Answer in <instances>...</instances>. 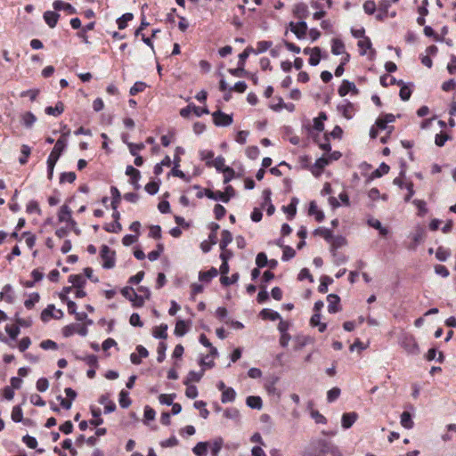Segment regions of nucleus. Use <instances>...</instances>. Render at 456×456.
<instances>
[{
	"instance_id": "1",
	"label": "nucleus",
	"mask_w": 456,
	"mask_h": 456,
	"mask_svg": "<svg viewBox=\"0 0 456 456\" xmlns=\"http://www.w3.org/2000/svg\"><path fill=\"white\" fill-rule=\"evenodd\" d=\"M69 133L70 130H69L68 133H63L62 135L56 141L54 147L47 158V161L55 164L57 163L67 147V137L69 135Z\"/></svg>"
},
{
	"instance_id": "2",
	"label": "nucleus",
	"mask_w": 456,
	"mask_h": 456,
	"mask_svg": "<svg viewBox=\"0 0 456 456\" xmlns=\"http://www.w3.org/2000/svg\"><path fill=\"white\" fill-rule=\"evenodd\" d=\"M398 343L408 354H417L419 353L418 344L414 337L409 333H401Z\"/></svg>"
},
{
	"instance_id": "3",
	"label": "nucleus",
	"mask_w": 456,
	"mask_h": 456,
	"mask_svg": "<svg viewBox=\"0 0 456 456\" xmlns=\"http://www.w3.org/2000/svg\"><path fill=\"white\" fill-rule=\"evenodd\" d=\"M120 293L132 303L134 308H140L144 305L143 296H139L133 287H124L121 289Z\"/></svg>"
},
{
	"instance_id": "4",
	"label": "nucleus",
	"mask_w": 456,
	"mask_h": 456,
	"mask_svg": "<svg viewBox=\"0 0 456 456\" xmlns=\"http://www.w3.org/2000/svg\"><path fill=\"white\" fill-rule=\"evenodd\" d=\"M100 256L102 259V267L104 269H112L116 264V252L109 246L102 245L100 250Z\"/></svg>"
},
{
	"instance_id": "5",
	"label": "nucleus",
	"mask_w": 456,
	"mask_h": 456,
	"mask_svg": "<svg viewBox=\"0 0 456 456\" xmlns=\"http://www.w3.org/2000/svg\"><path fill=\"white\" fill-rule=\"evenodd\" d=\"M213 122L216 126H228L232 124V115L226 114L218 110L212 113Z\"/></svg>"
},
{
	"instance_id": "6",
	"label": "nucleus",
	"mask_w": 456,
	"mask_h": 456,
	"mask_svg": "<svg viewBox=\"0 0 456 456\" xmlns=\"http://www.w3.org/2000/svg\"><path fill=\"white\" fill-rule=\"evenodd\" d=\"M395 120V115H393L391 113L383 114L377 118L375 125L377 126V127L379 129H380V130L387 129L388 134H391L394 129V126H387V124L393 123Z\"/></svg>"
},
{
	"instance_id": "7",
	"label": "nucleus",
	"mask_w": 456,
	"mask_h": 456,
	"mask_svg": "<svg viewBox=\"0 0 456 456\" xmlns=\"http://www.w3.org/2000/svg\"><path fill=\"white\" fill-rule=\"evenodd\" d=\"M289 27L291 32H293L298 39H303L305 37L307 31V24L305 20H299L297 23L291 21L289 23Z\"/></svg>"
},
{
	"instance_id": "8",
	"label": "nucleus",
	"mask_w": 456,
	"mask_h": 456,
	"mask_svg": "<svg viewBox=\"0 0 456 456\" xmlns=\"http://www.w3.org/2000/svg\"><path fill=\"white\" fill-rule=\"evenodd\" d=\"M337 110L344 118L351 119L353 118L354 106L349 100L345 99L342 103L337 106Z\"/></svg>"
},
{
	"instance_id": "9",
	"label": "nucleus",
	"mask_w": 456,
	"mask_h": 456,
	"mask_svg": "<svg viewBox=\"0 0 456 456\" xmlns=\"http://www.w3.org/2000/svg\"><path fill=\"white\" fill-rule=\"evenodd\" d=\"M319 446H321V452H322L324 456L327 453H330L331 456H342V453L340 452L339 449L336 445L332 444L331 443L326 440H320Z\"/></svg>"
},
{
	"instance_id": "10",
	"label": "nucleus",
	"mask_w": 456,
	"mask_h": 456,
	"mask_svg": "<svg viewBox=\"0 0 456 456\" xmlns=\"http://www.w3.org/2000/svg\"><path fill=\"white\" fill-rule=\"evenodd\" d=\"M126 175L130 177V183L134 186L135 190H139L141 185L139 184V180L141 178V173L138 169L134 168L133 166L128 165L126 168Z\"/></svg>"
},
{
	"instance_id": "11",
	"label": "nucleus",
	"mask_w": 456,
	"mask_h": 456,
	"mask_svg": "<svg viewBox=\"0 0 456 456\" xmlns=\"http://www.w3.org/2000/svg\"><path fill=\"white\" fill-rule=\"evenodd\" d=\"M349 92L353 94H358L359 90L355 86L354 83L350 82L349 80L344 79L338 87V93L341 97L346 96Z\"/></svg>"
},
{
	"instance_id": "12",
	"label": "nucleus",
	"mask_w": 456,
	"mask_h": 456,
	"mask_svg": "<svg viewBox=\"0 0 456 456\" xmlns=\"http://www.w3.org/2000/svg\"><path fill=\"white\" fill-rule=\"evenodd\" d=\"M330 164V159L325 157H321L315 160L314 165L311 167V172L315 176H320L326 166Z\"/></svg>"
},
{
	"instance_id": "13",
	"label": "nucleus",
	"mask_w": 456,
	"mask_h": 456,
	"mask_svg": "<svg viewBox=\"0 0 456 456\" xmlns=\"http://www.w3.org/2000/svg\"><path fill=\"white\" fill-rule=\"evenodd\" d=\"M58 219L60 222H67L68 224L76 225V221L71 217V209L67 205L61 207Z\"/></svg>"
},
{
	"instance_id": "14",
	"label": "nucleus",
	"mask_w": 456,
	"mask_h": 456,
	"mask_svg": "<svg viewBox=\"0 0 456 456\" xmlns=\"http://www.w3.org/2000/svg\"><path fill=\"white\" fill-rule=\"evenodd\" d=\"M328 312L330 314H336L341 310L340 307V297L336 294H330L327 297Z\"/></svg>"
},
{
	"instance_id": "15",
	"label": "nucleus",
	"mask_w": 456,
	"mask_h": 456,
	"mask_svg": "<svg viewBox=\"0 0 456 456\" xmlns=\"http://www.w3.org/2000/svg\"><path fill=\"white\" fill-rule=\"evenodd\" d=\"M53 7L54 11H56V12L63 10V11L67 12L69 14L77 13V9L74 6H72L69 3L63 2L62 0H55L53 3Z\"/></svg>"
},
{
	"instance_id": "16",
	"label": "nucleus",
	"mask_w": 456,
	"mask_h": 456,
	"mask_svg": "<svg viewBox=\"0 0 456 456\" xmlns=\"http://www.w3.org/2000/svg\"><path fill=\"white\" fill-rule=\"evenodd\" d=\"M358 414L354 411L346 412L342 415L341 424L344 429L350 428L356 421Z\"/></svg>"
},
{
	"instance_id": "17",
	"label": "nucleus",
	"mask_w": 456,
	"mask_h": 456,
	"mask_svg": "<svg viewBox=\"0 0 456 456\" xmlns=\"http://www.w3.org/2000/svg\"><path fill=\"white\" fill-rule=\"evenodd\" d=\"M43 18H44L45 23L51 28H53L57 25L58 20L60 18V14L56 11H46L44 12Z\"/></svg>"
},
{
	"instance_id": "18",
	"label": "nucleus",
	"mask_w": 456,
	"mask_h": 456,
	"mask_svg": "<svg viewBox=\"0 0 456 456\" xmlns=\"http://www.w3.org/2000/svg\"><path fill=\"white\" fill-rule=\"evenodd\" d=\"M390 7V2L388 0H383L379 5L378 13L376 19L379 21L385 20L388 17V9Z\"/></svg>"
},
{
	"instance_id": "19",
	"label": "nucleus",
	"mask_w": 456,
	"mask_h": 456,
	"mask_svg": "<svg viewBox=\"0 0 456 456\" xmlns=\"http://www.w3.org/2000/svg\"><path fill=\"white\" fill-rule=\"evenodd\" d=\"M426 235L425 228L418 226L415 232L412 234V240H414V246H408L410 250H415L419 244L424 240Z\"/></svg>"
},
{
	"instance_id": "20",
	"label": "nucleus",
	"mask_w": 456,
	"mask_h": 456,
	"mask_svg": "<svg viewBox=\"0 0 456 456\" xmlns=\"http://www.w3.org/2000/svg\"><path fill=\"white\" fill-rule=\"evenodd\" d=\"M218 274V270L216 267H211L208 271H200L199 273V280L201 282L208 283L211 280L216 277Z\"/></svg>"
},
{
	"instance_id": "21",
	"label": "nucleus",
	"mask_w": 456,
	"mask_h": 456,
	"mask_svg": "<svg viewBox=\"0 0 456 456\" xmlns=\"http://www.w3.org/2000/svg\"><path fill=\"white\" fill-rule=\"evenodd\" d=\"M4 299L7 303L12 304L14 301V293L12 285L6 284L3 290L0 291V300Z\"/></svg>"
},
{
	"instance_id": "22",
	"label": "nucleus",
	"mask_w": 456,
	"mask_h": 456,
	"mask_svg": "<svg viewBox=\"0 0 456 456\" xmlns=\"http://www.w3.org/2000/svg\"><path fill=\"white\" fill-rule=\"evenodd\" d=\"M400 86H401V89L399 92V96L402 101L406 102L411 96L412 87L414 86V85L412 83L406 84L405 82H403V84L401 85Z\"/></svg>"
},
{
	"instance_id": "23",
	"label": "nucleus",
	"mask_w": 456,
	"mask_h": 456,
	"mask_svg": "<svg viewBox=\"0 0 456 456\" xmlns=\"http://www.w3.org/2000/svg\"><path fill=\"white\" fill-rule=\"evenodd\" d=\"M259 315L264 320H270V321H273V322L281 319V316L278 312L269 309V308H264L260 312Z\"/></svg>"
},
{
	"instance_id": "24",
	"label": "nucleus",
	"mask_w": 456,
	"mask_h": 456,
	"mask_svg": "<svg viewBox=\"0 0 456 456\" xmlns=\"http://www.w3.org/2000/svg\"><path fill=\"white\" fill-rule=\"evenodd\" d=\"M205 370L202 369L200 371L190 370L186 379L183 380V384L188 386L191 382H200L204 375Z\"/></svg>"
},
{
	"instance_id": "25",
	"label": "nucleus",
	"mask_w": 456,
	"mask_h": 456,
	"mask_svg": "<svg viewBox=\"0 0 456 456\" xmlns=\"http://www.w3.org/2000/svg\"><path fill=\"white\" fill-rule=\"evenodd\" d=\"M358 47L360 48V54L365 55L366 50H370L371 54H375V50L371 49L372 44L370 39L367 37L362 38V40H359L357 43Z\"/></svg>"
},
{
	"instance_id": "26",
	"label": "nucleus",
	"mask_w": 456,
	"mask_h": 456,
	"mask_svg": "<svg viewBox=\"0 0 456 456\" xmlns=\"http://www.w3.org/2000/svg\"><path fill=\"white\" fill-rule=\"evenodd\" d=\"M380 85L384 87H387L388 86L397 85L401 86L403 84V81L402 79H396L394 77H389L388 75L385 74L380 77Z\"/></svg>"
},
{
	"instance_id": "27",
	"label": "nucleus",
	"mask_w": 456,
	"mask_h": 456,
	"mask_svg": "<svg viewBox=\"0 0 456 456\" xmlns=\"http://www.w3.org/2000/svg\"><path fill=\"white\" fill-rule=\"evenodd\" d=\"M308 214L310 216H314L317 222H322L324 219L323 211L318 209V207L315 201H311L309 204Z\"/></svg>"
},
{
	"instance_id": "28",
	"label": "nucleus",
	"mask_w": 456,
	"mask_h": 456,
	"mask_svg": "<svg viewBox=\"0 0 456 456\" xmlns=\"http://www.w3.org/2000/svg\"><path fill=\"white\" fill-rule=\"evenodd\" d=\"M189 330V325L188 323L183 320H177L175 323V335L176 337H183L184 336Z\"/></svg>"
},
{
	"instance_id": "29",
	"label": "nucleus",
	"mask_w": 456,
	"mask_h": 456,
	"mask_svg": "<svg viewBox=\"0 0 456 456\" xmlns=\"http://www.w3.org/2000/svg\"><path fill=\"white\" fill-rule=\"evenodd\" d=\"M367 224H368L369 226L378 230L380 235H382V236H387V235L388 229L384 227L381 224L380 221H379L378 219L369 218L367 220Z\"/></svg>"
},
{
	"instance_id": "30",
	"label": "nucleus",
	"mask_w": 456,
	"mask_h": 456,
	"mask_svg": "<svg viewBox=\"0 0 456 456\" xmlns=\"http://www.w3.org/2000/svg\"><path fill=\"white\" fill-rule=\"evenodd\" d=\"M345 52V44L339 38H333L331 40V53L334 55H340Z\"/></svg>"
},
{
	"instance_id": "31",
	"label": "nucleus",
	"mask_w": 456,
	"mask_h": 456,
	"mask_svg": "<svg viewBox=\"0 0 456 456\" xmlns=\"http://www.w3.org/2000/svg\"><path fill=\"white\" fill-rule=\"evenodd\" d=\"M401 425L406 429H411L414 426L412 415L409 411H403L400 417Z\"/></svg>"
},
{
	"instance_id": "32",
	"label": "nucleus",
	"mask_w": 456,
	"mask_h": 456,
	"mask_svg": "<svg viewBox=\"0 0 456 456\" xmlns=\"http://www.w3.org/2000/svg\"><path fill=\"white\" fill-rule=\"evenodd\" d=\"M118 403H119L120 407L124 408V409H126V408H128L131 405L132 400L129 397V392L128 391H126L125 389H122L119 392Z\"/></svg>"
},
{
	"instance_id": "33",
	"label": "nucleus",
	"mask_w": 456,
	"mask_h": 456,
	"mask_svg": "<svg viewBox=\"0 0 456 456\" xmlns=\"http://www.w3.org/2000/svg\"><path fill=\"white\" fill-rule=\"evenodd\" d=\"M64 111V105L61 102H58L54 107L48 106L45 108V112L47 115L58 117Z\"/></svg>"
},
{
	"instance_id": "34",
	"label": "nucleus",
	"mask_w": 456,
	"mask_h": 456,
	"mask_svg": "<svg viewBox=\"0 0 456 456\" xmlns=\"http://www.w3.org/2000/svg\"><path fill=\"white\" fill-rule=\"evenodd\" d=\"M68 281L77 289H82L86 285V279L81 274H71L68 278Z\"/></svg>"
},
{
	"instance_id": "35",
	"label": "nucleus",
	"mask_w": 456,
	"mask_h": 456,
	"mask_svg": "<svg viewBox=\"0 0 456 456\" xmlns=\"http://www.w3.org/2000/svg\"><path fill=\"white\" fill-rule=\"evenodd\" d=\"M246 404L251 409L260 410L263 406V402L260 396L249 395L246 399Z\"/></svg>"
},
{
	"instance_id": "36",
	"label": "nucleus",
	"mask_w": 456,
	"mask_h": 456,
	"mask_svg": "<svg viewBox=\"0 0 456 456\" xmlns=\"http://www.w3.org/2000/svg\"><path fill=\"white\" fill-rule=\"evenodd\" d=\"M167 324L161 323L153 330L152 335L155 338L166 339L167 338Z\"/></svg>"
},
{
	"instance_id": "37",
	"label": "nucleus",
	"mask_w": 456,
	"mask_h": 456,
	"mask_svg": "<svg viewBox=\"0 0 456 456\" xmlns=\"http://www.w3.org/2000/svg\"><path fill=\"white\" fill-rule=\"evenodd\" d=\"M209 443L208 442H199L196 444V445L192 448V452L196 456H206L208 454V448Z\"/></svg>"
},
{
	"instance_id": "38",
	"label": "nucleus",
	"mask_w": 456,
	"mask_h": 456,
	"mask_svg": "<svg viewBox=\"0 0 456 456\" xmlns=\"http://www.w3.org/2000/svg\"><path fill=\"white\" fill-rule=\"evenodd\" d=\"M205 194H206V197H208L210 200H220L224 203L229 202V197L225 196L224 191H217L215 192V191H207V193L205 192Z\"/></svg>"
},
{
	"instance_id": "39",
	"label": "nucleus",
	"mask_w": 456,
	"mask_h": 456,
	"mask_svg": "<svg viewBox=\"0 0 456 456\" xmlns=\"http://www.w3.org/2000/svg\"><path fill=\"white\" fill-rule=\"evenodd\" d=\"M330 242L331 243L330 252H333L336 251L338 248L345 246L346 244V240L344 236L338 235L333 236V239Z\"/></svg>"
},
{
	"instance_id": "40",
	"label": "nucleus",
	"mask_w": 456,
	"mask_h": 456,
	"mask_svg": "<svg viewBox=\"0 0 456 456\" xmlns=\"http://www.w3.org/2000/svg\"><path fill=\"white\" fill-rule=\"evenodd\" d=\"M390 170V167L387 164H386L385 162H382L379 167L375 169L371 175H370V178L373 179V178H379L381 176H383L384 175H387Z\"/></svg>"
},
{
	"instance_id": "41",
	"label": "nucleus",
	"mask_w": 456,
	"mask_h": 456,
	"mask_svg": "<svg viewBox=\"0 0 456 456\" xmlns=\"http://www.w3.org/2000/svg\"><path fill=\"white\" fill-rule=\"evenodd\" d=\"M11 417H12V421H14L16 423L28 421V419L24 420L23 412H22L21 407L20 405H16L12 408Z\"/></svg>"
},
{
	"instance_id": "42",
	"label": "nucleus",
	"mask_w": 456,
	"mask_h": 456,
	"mask_svg": "<svg viewBox=\"0 0 456 456\" xmlns=\"http://www.w3.org/2000/svg\"><path fill=\"white\" fill-rule=\"evenodd\" d=\"M236 398V392L232 387H228L222 393L221 402L223 403L233 402Z\"/></svg>"
},
{
	"instance_id": "43",
	"label": "nucleus",
	"mask_w": 456,
	"mask_h": 456,
	"mask_svg": "<svg viewBox=\"0 0 456 456\" xmlns=\"http://www.w3.org/2000/svg\"><path fill=\"white\" fill-rule=\"evenodd\" d=\"M134 19V14L126 12L121 17L117 19V25L118 29H125L127 27V22Z\"/></svg>"
},
{
	"instance_id": "44",
	"label": "nucleus",
	"mask_w": 456,
	"mask_h": 456,
	"mask_svg": "<svg viewBox=\"0 0 456 456\" xmlns=\"http://www.w3.org/2000/svg\"><path fill=\"white\" fill-rule=\"evenodd\" d=\"M314 235L322 236L326 241L330 242L333 239L331 230L325 227H318L314 232Z\"/></svg>"
},
{
	"instance_id": "45",
	"label": "nucleus",
	"mask_w": 456,
	"mask_h": 456,
	"mask_svg": "<svg viewBox=\"0 0 456 456\" xmlns=\"http://www.w3.org/2000/svg\"><path fill=\"white\" fill-rule=\"evenodd\" d=\"M91 412L94 419H91L89 423L94 427H98L103 423V419L101 417V410L96 407H91Z\"/></svg>"
},
{
	"instance_id": "46",
	"label": "nucleus",
	"mask_w": 456,
	"mask_h": 456,
	"mask_svg": "<svg viewBox=\"0 0 456 456\" xmlns=\"http://www.w3.org/2000/svg\"><path fill=\"white\" fill-rule=\"evenodd\" d=\"M221 235L222 238L220 240L219 247L220 249H224L232 241V234L228 230H223Z\"/></svg>"
},
{
	"instance_id": "47",
	"label": "nucleus",
	"mask_w": 456,
	"mask_h": 456,
	"mask_svg": "<svg viewBox=\"0 0 456 456\" xmlns=\"http://www.w3.org/2000/svg\"><path fill=\"white\" fill-rule=\"evenodd\" d=\"M321 61V48L314 47L312 50V53L310 58L308 59V62L311 66H317Z\"/></svg>"
},
{
	"instance_id": "48",
	"label": "nucleus",
	"mask_w": 456,
	"mask_h": 456,
	"mask_svg": "<svg viewBox=\"0 0 456 456\" xmlns=\"http://www.w3.org/2000/svg\"><path fill=\"white\" fill-rule=\"evenodd\" d=\"M320 285L318 287V291L320 293H326L328 291V287L333 282V279L328 275H322L320 280Z\"/></svg>"
},
{
	"instance_id": "49",
	"label": "nucleus",
	"mask_w": 456,
	"mask_h": 456,
	"mask_svg": "<svg viewBox=\"0 0 456 456\" xmlns=\"http://www.w3.org/2000/svg\"><path fill=\"white\" fill-rule=\"evenodd\" d=\"M110 193H111V197H112L111 208L113 210H116V208H118V204L120 202L121 194L116 186L110 187Z\"/></svg>"
},
{
	"instance_id": "50",
	"label": "nucleus",
	"mask_w": 456,
	"mask_h": 456,
	"mask_svg": "<svg viewBox=\"0 0 456 456\" xmlns=\"http://www.w3.org/2000/svg\"><path fill=\"white\" fill-rule=\"evenodd\" d=\"M294 14L300 19L306 18L308 14L307 5L305 3L297 4L294 8Z\"/></svg>"
},
{
	"instance_id": "51",
	"label": "nucleus",
	"mask_w": 456,
	"mask_h": 456,
	"mask_svg": "<svg viewBox=\"0 0 456 456\" xmlns=\"http://www.w3.org/2000/svg\"><path fill=\"white\" fill-rule=\"evenodd\" d=\"M54 311H55L54 305H48L46 306V308H45L41 313V320L44 322H46L50 320V318L54 319Z\"/></svg>"
},
{
	"instance_id": "52",
	"label": "nucleus",
	"mask_w": 456,
	"mask_h": 456,
	"mask_svg": "<svg viewBox=\"0 0 456 456\" xmlns=\"http://www.w3.org/2000/svg\"><path fill=\"white\" fill-rule=\"evenodd\" d=\"M225 159L223 156H218L212 162H207L208 166H214L217 172L222 173L224 169L227 167L224 165Z\"/></svg>"
},
{
	"instance_id": "53",
	"label": "nucleus",
	"mask_w": 456,
	"mask_h": 456,
	"mask_svg": "<svg viewBox=\"0 0 456 456\" xmlns=\"http://www.w3.org/2000/svg\"><path fill=\"white\" fill-rule=\"evenodd\" d=\"M224 444V440L222 437H216L211 444V456H218L222 447Z\"/></svg>"
},
{
	"instance_id": "54",
	"label": "nucleus",
	"mask_w": 456,
	"mask_h": 456,
	"mask_svg": "<svg viewBox=\"0 0 456 456\" xmlns=\"http://www.w3.org/2000/svg\"><path fill=\"white\" fill-rule=\"evenodd\" d=\"M37 121V117L30 111H28L22 116V124L25 127L30 128Z\"/></svg>"
},
{
	"instance_id": "55",
	"label": "nucleus",
	"mask_w": 456,
	"mask_h": 456,
	"mask_svg": "<svg viewBox=\"0 0 456 456\" xmlns=\"http://www.w3.org/2000/svg\"><path fill=\"white\" fill-rule=\"evenodd\" d=\"M256 45H257L256 49H254V52H251V53H255V54H259V53H263L266 52L273 45V42L263 40V41L257 42Z\"/></svg>"
},
{
	"instance_id": "56",
	"label": "nucleus",
	"mask_w": 456,
	"mask_h": 456,
	"mask_svg": "<svg viewBox=\"0 0 456 456\" xmlns=\"http://www.w3.org/2000/svg\"><path fill=\"white\" fill-rule=\"evenodd\" d=\"M451 256V251L449 248H445L442 246L438 247L436 251V257L441 261L444 262Z\"/></svg>"
},
{
	"instance_id": "57",
	"label": "nucleus",
	"mask_w": 456,
	"mask_h": 456,
	"mask_svg": "<svg viewBox=\"0 0 456 456\" xmlns=\"http://www.w3.org/2000/svg\"><path fill=\"white\" fill-rule=\"evenodd\" d=\"M240 278V274L238 273H233L231 277L228 276H221L220 282L224 287L230 286L238 281Z\"/></svg>"
},
{
	"instance_id": "58",
	"label": "nucleus",
	"mask_w": 456,
	"mask_h": 456,
	"mask_svg": "<svg viewBox=\"0 0 456 456\" xmlns=\"http://www.w3.org/2000/svg\"><path fill=\"white\" fill-rule=\"evenodd\" d=\"M251 52H254V48L251 46H248L242 53H240L239 54L237 65L245 68L246 61L248 58L249 54L252 53Z\"/></svg>"
},
{
	"instance_id": "59",
	"label": "nucleus",
	"mask_w": 456,
	"mask_h": 456,
	"mask_svg": "<svg viewBox=\"0 0 456 456\" xmlns=\"http://www.w3.org/2000/svg\"><path fill=\"white\" fill-rule=\"evenodd\" d=\"M159 179L157 181H151L145 185L144 189L150 195H155L159 190Z\"/></svg>"
},
{
	"instance_id": "60",
	"label": "nucleus",
	"mask_w": 456,
	"mask_h": 456,
	"mask_svg": "<svg viewBox=\"0 0 456 456\" xmlns=\"http://www.w3.org/2000/svg\"><path fill=\"white\" fill-rule=\"evenodd\" d=\"M26 212L28 214L37 213L39 216L42 214V211H41L38 202L34 200L28 201V203L27 204Z\"/></svg>"
},
{
	"instance_id": "61",
	"label": "nucleus",
	"mask_w": 456,
	"mask_h": 456,
	"mask_svg": "<svg viewBox=\"0 0 456 456\" xmlns=\"http://www.w3.org/2000/svg\"><path fill=\"white\" fill-rule=\"evenodd\" d=\"M146 87V83L142 81H137L131 86L129 90V94L132 96L136 95L137 94L143 92Z\"/></svg>"
},
{
	"instance_id": "62",
	"label": "nucleus",
	"mask_w": 456,
	"mask_h": 456,
	"mask_svg": "<svg viewBox=\"0 0 456 456\" xmlns=\"http://www.w3.org/2000/svg\"><path fill=\"white\" fill-rule=\"evenodd\" d=\"M40 299V296L37 292H33L29 295V297L25 300L24 305L27 309H32L36 303Z\"/></svg>"
},
{
	"instance_id": "63",
	"label": "nucleus",
	"mask_w": 456,
	"mask_h": 456,
	"mask_svg": "<svg viewBox=\"0 0 456 456\" xmlns=\"http://www.w3.org/2000/svg\"><path fill=\"white\" fill-rule=\"evenodd\" d=\"M77 328L78 324L77 323H71L69 325H66L62 328V335L65 338H69L73 336L75 333H77Z\"/></svg>"
},
{
	"instance_id": "64",
	"label": "nucleus",
	"mask_w": 456,
	"mask_h": 456,
	"mask_svg": "<svg viewBox=\"0 0 456 456\" xmlns=\"http://www.w3.org/2000/svg\"><path fill=\"white\" fill-rule=\"evenodd\" d=\"M451 139H452V137L450 135L446 134L445 133L441 132V133L436 134L435 143L438 147H443L445 144V142Z\"/></svg>"
}]
</instances>
